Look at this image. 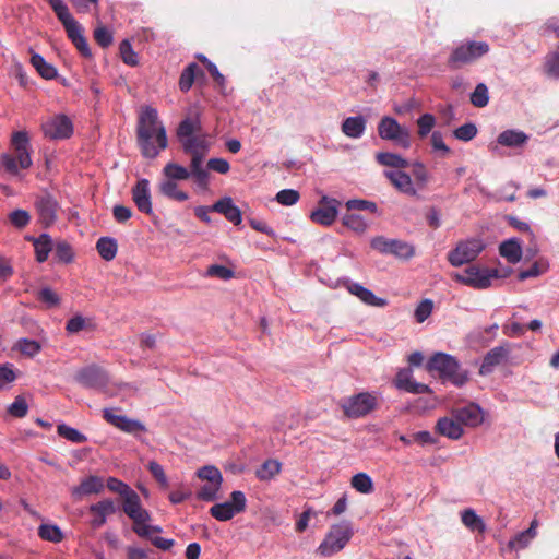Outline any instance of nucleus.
Here are the masks:
<instances>
[{
    "label": "nucleus",
    "mask_w": 559,
    "mask_h": 559,
    "mask_svg": "<svg viewBox=\"0 0 559 559\" xmlns=\"http://www.w3.org/2000/svg\"><path fill=\"white\" fill-rule=\"evenodd\" d=\"M136 142L145 158H156L168 146L166 129L158 119L157 110L143 107L136 123Z\"/></svg>",
    "instance_id": "obj_1"
},
{
    "label": "nucleus",
    "mask_w": 559,
    "mask_h": 559,
    "mask_svg": "<svg viewBox=\"0 0 559 559\" xmlns=\"http://www.w3.org/2000/svg\"><path fill=\"white\" fill-rule=\"evenodd\" d=\"M183 152L191 156L190 169L192 178L199 188L206 190L209 188V171L203 168L202 163L210 150V142L205 135H193L185 139L181 143Z\"/></svg>",
    "instance_id": "obj_2"
},
{
    "label": "nucleus",
    "mask_w": 559,
    "mask_h": 559,
    "mask_svg": "<svg viewBox=\"0 0 559 559\" xmlns=\"http://www.w3.org/2000/svg\"><path fill=\"white\" fill-rule=\"evenodd\" d=\"M47 2L51 7L58 20L63 25L67 36L80 51V53L86 58L92 57L87 40L83 35V27L72 16L68 5L63 2V0H47Z\"/></svg>",
    "instance_id": "obj_3"
},
{
    "label": "nucleus",
    "mask_w": 559,
    "mask_h": 559,
    "mask_svg": "<svg viewBox=\"0 0 559 559\" xmlns=\"http://www.w3.org/2000/svg\"><path fill=\"white\" fill-rule=\"evenodd\" d=\"M11 144L14 155L4 154L1 157V166L11 176H20V170L28 169L33 162L31 158L29 138L25 131H16L12 134Z\"/></svg>",
    "instance_id": "obj_4"
},
{
    "label": "nucleus",
    "mask_w": 559,
    "mask_h": 559,
    "mask_svg": "<svg viewBox=\"0 0 559 559\" xmlns=\"http://www.w3.org/2000/svg\"><path fill=\"white\" fill-rule=\"evenodd\" d=\"M429 371H437L440 379L449 381L456 386H462L468 380V372L460 366L451 355L444 353L435 354L427 362Z\"/></svg>",
    "instance_id": "obj_5"
},
{
    "label": "nucleus",
    "mask_w": 559,
    "mask_h": 559,
    "mask_svg": "<svg viewBox=\"0 0 559 559\" xmlns=\"http://www.w3.org/2000/svg\"><path fill=\"white\" fill-rule=\"evenodd\" d=\"M354 535L353 525L348 521L333 524L317 551L323 557H331L345 548Z\"/></svg>",
    "instance_id": "obj_6"
},
{
    "label": "nucleus",
    "mask_w": 559,
    "mask_h": 559,
    "mask_svg": "<svg viewBox=\"0 0 559 559\" xmlns=\"http://www.w3.org/2000/svg\"><path fill=\"white\" fill-rule=\"evenodd\" d=\"M489 52V45L486 41H464L453 49L448 58L450 69H460L465 64L477 61Z\"/></svg>",
    "instance_id": "obj_7"
},
{
    "label": "nucleus",
    "mask_w": 559,
    "mask_h": 559,
    "mask_svg": "<svg viewBox=\"0 0 559 559\" xmlns=\"http://www.w3.org/2000/svg\"><path fill=\"white\" fill-rule=\"evenodd\" d=\"M497 269H485L477 265L466 267L462 273L454 272L451 278L460 284L473 287L475 289H486L491 285L492 278H498Z\"/></svg>",
    "instance_id": "obj_8"
},
{
    "label": "nucleus",
    "mask_w": 559,
    "mask_h": 559,
    "mask_svg": "<svg viewBox=\"0 0 559 559\" xmlns=\"http://www.w3.org/2000/svg\"><path fill=\"white\" fill-rule=\"evenodd\" d=\"M378 134L382 140L392 141L402 148L411 147V133L396 119L385 116L378 123Z\"/></svg>",
    "instance_id": "obj_9"
},
{
    "label": "nucleus",
    "mask_w": 559,
    "mask_h": 559,
    "mask_svg": "<svg viewBox=\"0 0 559 559\" xmlns=\"http://www.w3.org/2000/svg\"><path fill=\"white\" fill-rule=\"evenodd\" d=\"M484 249L485 245L478 238L460 241L453 250L449 251L448 261L453 266H462L474 261Z\"/></svg>",
    "instance_id": "obj_10"
},
{
    "label": "nucleus",
    "mask_w": 559,
    "mask_h": 559,
    "mask_svg": "<svg viewBox=\"0 0 559 559\" xmlns=\"http://www.w3.org/2000/svg\"><path fill=\"white\" fill-rule=\"evenodd\" d=\"M341 406L347 417L359 418L377 407V397L369 392H361L346 399Z\"/></svg>",
    "instance_id": "obj_11"
},
{
    "label": "nucleus",
    "mask_w": 559,
    "mask_h": 559,
    "mask_svg": "<svg viewBox=\"0 0 559 559\" xmlns=\"http://www.w3.org/2000/svg\"><path fill=\"white\" fill-rule=\"evenodd\" d=\"M34 206L38 216V223L44 228H48L56 223L60 206L52 194L44 191L36 195Z\"/></svg>",
    "instance_id": "obj_12"
},
{
    "label": "nucleus",
    "mask_w": 559,
    "mask_h": 559,
    "mask_svg": "<svg viewBox=\"0 0 559 559\" xmlns=\"http://www.w3.org/2000/svg\"><path fill=\"white\" fill-rule=\"evenodd\" d=\"M247 499L242 491L235 490L230 493V501L216 503L210 509V514L218 521H229L235 514L245 511Z\"/></svg>",
    "instance_id": "obj_13"
},
{
    "label": "nucleus",
    "mask_w": 559,
    "mask_h": 559,
    "mask_svg": "<svg viewBox=\"0 0 559 559\" xmlns=\"http://www.w3.org/2000/svg\"><path fill=\"white\" fill-rule=\"evenodd\" d=\"M124 514L132 521V527L151 522V513L143 508L140 496L132 489L121 499Z\"/></svg>",
    "instance_id": "obj_14"
},
{
    "label": "nucleus",
    "mask_w": 559,
    "mask_h": 559,
    "mask_svg": "<svg viewBox=\"0 0 559 559\" xmlns=\"http://www.w3.org/2000/svg\"><path fill=\"white\" fill-rule=\"evenodd\" d=\"M41 130L50 140H67L73 134V123L66 115H55L43 122Z\"/></svg>",
    "instance_id": "obj_15"
},
{
    "label": "nucleus",
    "mask_w": 559,
    "mask_h": 559,
    "mask_svg": "<svg viewBox=\"0 0 559 559\" xmlns=\"http://www.w3.org/2000/svg\"><path fill=\"white\" fill-rule=\"evenodd\" d=\"M117 411L116 408H104L103 418L108 424L126 433L138 436L139 433L146 432V427L142 421L119 415Z\"/></svg>",
    "instance_id": "obj_16"
},
{
    "label": "nucleus",
    "mask_w": 559,
    "mask_h": 559,
    "mask_svg": "<svg viewBox=\"0 0 559 559\" xmlns=\"http://www.w3.org/2000/svg\"><path fill=\"white\" fill-rule=\"evenodd\" d=\"M74 379L81 385L92 389H103L109 382L107 372L96 365L80 369L75 373Z\"/></svg>",
    "instance_id": "obj_17"
},
{
    "label": "nucleus",
    "mask_w": 559,
    "mask_h": 559,
    "mask_svg": "<svg viewBox=\"0 0 559 559\" xmlns=\"http://www.w3.org/2000/svg\"><path fill=\"white\" fill-rule=\"evenodd\" d=\"M340 204L336 199L323 195L319 201L318 209L310 214L311 221L323 226L332 225L337 217Z\"/></svg>",
    "instance_id": "obj_18"
},
{
    "label": "nucleus",
    "mask_w": 559,
    "mask_h": 559,
    "mask_svg": "<svg viewBox=\"0 0 559 559\" xmlns=\"http://www.w3.org/2000/svg\"><path fill=\"white\" fill-rule=\"evenodd\" d=\"M88 512L92 515L90 525L92 528H99L107 522V518L117 512V506L112 499H103L88 507Z\"/></svg>",
    "instance_id": "obj_19"
},
{
    "label": "nucleus",
    "mask_w": 559,
    "mask_h": 559,
    "mask_svg": "<svg viewBox=\"0 0 559 559\" xmlns=\"http://www.w3.org/2000/svg\"><path fill=\"white\" fill-rule=\"evenodd\" d=\"M132 200L140 212L147 215L153 213L150 193V181L147 179L139 180L132 188Z\"/></svg>",
    "instance_id": "obj_20"
},
{
    "label": "nucleus",
    "mask_w": 559,
    "mask_h": 559,
    "mask_svg": "<svg viewBox=\"0 0 559 559\" xmlns=\"http://www.w3.org/2000/svg\"><path fill=\"white\" fill-rule=\"evenodd\" d=\"M461 426L476 427L483 423L481 409L476 404H469L464 407L451 411Z\"/></svg>",
    "instance_id": "obj_21"
},
{
    "label": "nucleus",
    "mask_w": 559,
    "mask_h": 559,
    "mask_svg": "<svg viewBox=\"0 0 559 559\" xmlns=\"http://www.w3.org/2000/svg\"><path fill=\"white\" fill-rule=\"evenodd\" d=\"M384 176L400 192L409 197H415L417 194V190L408 174L402 170H389L384 173Z\"/></svg>",
    "instance_id": "obj_22"
},
{
    "label": "nucleus",
    "mask_w": 559,
    "mask_h": 559,
    "mask_svg": "<svg viewBox=\"0 0 559 559\" xmlns=\"http://www.w3.org/2000/svg\"><path fill=\"white\" fill-rule=\"evenodd\" d=\"M436 430L439 435L452 440L460 439L464 432L463 427L452 412L449 416H444L437 421Z\"/></svg>",
    "instance_id": "obj_23"
},
{
    "label": "nucleus",
    "mask_w": 559,
    "mask_h": 559,
    "mask_svg": "<svg viewBox=\"0 0 559 559\" xmlns=\"http://www.w3.org/2000/svg\"><path fill=\"white\" fill-rule=\"evenodd\" d=\"M509 349L504 346H497L490 349L484 357L479 373L485 376L492 372L493 368L507 359Z\"/></svg>",
    "instance_id": "obj_24"
},
{
    "label": "nucleus",
    "mask_w": 559,
    "mask_h": 559,
    "mask_svg": "<svg viewBox=\"0 0 559 559\" xmlns=\"http://www.w3.org/2000/svg\"><path fill=\"white\" fill-rule=\"evenodd\" d=\"M214 212L223 214L234 225H239L242 221L241 211L236 206L231 198H223L215 202L212 206Z\"/></svg>",
    "instance_id": "obj_25"
},
{
    "label": "nucleus",
    "mask_w": 559,
    "mask_h": 559,
    "mask_svg": "<svg viewBox=\"0 0 559 559\" xmlns=\"http://www.w3.org/2000/svg\"><path fill=\"white\" fill-rule=\"evenodd\" d=\"M104 490V481L98 476H88L79 486L72 489V496L80 498L93 493H100Z\"/></svg>",
    "instance_id": "obj_26"
},
{
    "label": "nucleus",
    "mask_w": 559,
    "mask_h": 559,
    "mask_svg": "<svg viewBox=\"0 0 559 559\" xmlns=\"http://www.w3.org/2000/svg\"><path fill=\"white\" fill-rule=\"evenodd\" d=\"M347 289L350 294L358 297L361 301L369 306L376 307H384L386 305V300L377 297L370 289L364 287L358 283H352L347 286Z\"/></svg>",
    "instance_id": "obj_27"
},
{
    "label": "nucleus",
    "mask_w": 559,
    "mask_h": 559,
    "mask_svg": "<svg viewBox=\"0 0 559 559\" xmlns=\"http://www.w3.org/2000/svg\"><path fill=\"white\" fill-rule=\"evenodd\" d=\"M367 120L362 116L348 117L342 122V132L352 139H359L366 130Z\"/></svg>",
    "instance_id": "obj_28"
},
{
    "label": "nucleus",
    "mask_w": 559,
    "mask_h": 559,
    "mask_svg": "<svg viewBox=\"0 0 559 559\" xmlns=\"http://www.w3.org/2000/svg\"><path fill=\"white\" fill-rule=\"evenodd\" d=\"M542 71L546 76L559 80V45L544 57Z\"/></svg>",
    "instance_id": "obj_29"
},
{
    "label": "nucleus",
    "mask_w": 559,
    "mask_h": 559,
    "mask_svg": "<svg viewBox=\"0 0 559 559\" xmlns=\"http://www.w3.org/2000/svg\"><path fill=\"white\" fill-rule=\"evenodd\" d=\"M29 240L33 241L36 260L39 263L45 262L52 250V240L50 236L48 234H41L38 238H29Z\"/></svg>",
    "instance_id": "obj_30"
},
{
    "label": "nucleus",
    "mask_w": 559,
    "mask_h": 559,
    "mask_svg": "<svg viewBox=\"0 0 559 559\" xmlns=\"http://www.w3.org/2000/svg\"><path fill=\"white\" fill-rule=\"evenodd\" d=\"M528 136L516 130H506L498 135V143L508 147H519L527 141Z\"/></svg>",
    "instance_id": "obj_31"
},
{
    "label": "nucleus",
    "mask_w": 559,
    "mask_h": 559,
    "mask_svg": "<svg viewBox=\"0 0 559 559\" xmlns=\"http://www.w3.org/2000/svg\"><path fill=\"white\" fill-rule=\"evenodd\" d=\"M499 253H500V255L506 258L508 260V262L515 264L522 258V248L516 240L510 239V240L503 241L500 245Z\"/></svg>",
    "instance_id": "obj_32"
},
{
    "label": "nucleus",
    "mask_w": 559,
    "mask_h": 559,
    "mask_svg": "<svg viewBox=\"0 0 559 559\" xmlns=\"http://www.w3.org/2000/svg\"><path fill=\"white\" fill-rule=\"evenodd\" d=\"M96 250L105 261H111L116 258L118 251L117 241L110 237H102L96 242Z\"/></svg>",
    "instance_id": "obj_33"
},
{
    "label": "nucleus",
    "mask_w": 559,
    "mask_h": 559,
    "mask_svg": "<svg viewBox=\"0 0 559 559\" xmlns=\"http://www.w3.org/2000/svg\"><path fill=\"white\" fill-rule=\"evenodd\" d=\"M31 63L41 78L52 80L57 76V69L48 63L39 53L34 52L32 55Z\"/></svg>",
    "instance_id": "obj_34"
},
{
    "label": "nucleus",
    "mask_w": 559,
    "mask_h": 559,
    "mask_svg": "<svg viewBox=\"0 0 559 559\" xmlns=\"http://www.w3.org/2000/svg\"><path fill=\"white\" fill-rule=\"evenodd\" d=\"M462 523L471 531L484 533L486 525L483 519L473 509H465L461 513Z\"/></svg>",
    "instance_id": "obj_35"
},
{
    "label": "nucleus",
    "mask_w": 559,
    "mask_h": 559,
    "mask_svg": "<svg viewBox=\"0 0 559 559\" xmlns=\"http://www.w3.org/2000/svg\"><path fill=\"white\" fill-rule=\"evenodd\" d=\"M376 160L382 166L397 168V170L408 166V162L401 155L389 152L377 153Z\"/></svg>",
    "instance_id": "obj_36"
},
{
    "label": "nucleus",
    "mask_w": 559,
    "mask_h": 559,
    "mask_svg": "<svg viewBox=\"0 0 559 559\" xmlns=\"http://www.w3.org/2000/svg\"><path fill=\"white\" fill-rule=\"evenodd\" d=\"M38 536L46 542L60 543L63 540L64 535L61 528L56 524H41L38 527Z\"/></svg>",
    "instance_id": "obj_37"
},
{
    "label": "nucleus",
    "mask_w": 559,
    "mask_h": 559,
    "mask_svg": "<svg viewBox=\"0 0 559 559\" xmlns=\"http://www.w3.org/2000/svg\"><path fill=\"white\" fill-rule=\"evenodd\" d=\"M159 191L163 195L179 202L187 201L189 198L188 193L179 190L178 185L171 180H165L160 182Z\"/></svg>",
    "instance_id": "obj_38"
},
{
    "label": "nucleus",
    "mask_w": 559,
    "mask_h": 559,
    "mask_svg": "<svg viewBox=\"0 0 559 559\" xmlns=\"http://www.w3.org/2000/svg\"><path fill=\"white\" fill-rule=\"evenodd\" d=\"M200 130H201V123L198 118L195 120H192L190 118L183 119L179 123L178 129H177V135L179 138L180 143H182V141L185 139H189L190 136H193L194 135L193 133L197 131H200Z\"/></svg>",
    "instance_id": "obj_39"
},
{
    "label": "nucleus",
    "mask_w": 559,
    "mask_h": 559,
    "mask_svg": "<svg viewBox=\"0 0 559 559\" xmlns=\"http://www.w3.org/2000/svg\"><path fill=\"white\" fill-rule=\"evenodd\" d=\"M163 171L167 180L171 181L187 180L190 176L192 177L191 170L189 171L186 167L176 163H168Z\"/></svg>",
    "instance_id": "obj_40"
},
{
    "label": "nucleus",
    "mask_w": 559,
    "mask_h": 559,
    "mask_svg": "<svg viewBox=\"0 0 559 559\" xmlns=\"http://www.w3.org/2000/svg\"><path fill=\"white\" fill-rule=\"evenodd\" d=\"M342 223L347 228L357 234H364L367 229V223L361 215L347 213L343 216Z\"/></svg>",
    "instance_id": "obj_41"
},
{
    "label": "nucleus",
    "mask_w": 559,
    "mask_h": 559,
    "mask_svg": "<svg viewBox=\"0 0 559 559\" xmlns=\"http://www.w3.org/2000/svg\"><path fill=\"white\" fill-rule=\"evenodd\" d=\"M389 254L401 259H409L415 254L414 247L405 241L392 239Z\"/></svg>",
    "instance_id": "obj_42"
},
{
    "label": "nucleus",
    "mask_w": 559,
    "mask_h": 559,
    "mask_svg": "<svg viewBox=\"0 0 559 559\" xmlns=\"http://www.w3.org/2000/svg\"><path fill=\"white\" fill-rule=\"evenodd\" d=\"M281 472V463L276 460H266L257 471L260 480H269Z\"/></svg>",
    "instance_id": "obj_43"
},
{
    "label": "nucleus",
    "mask_w": 559,
    "mask_h": 559,
    "mask_svg": "<svg viewBox=\"0 0 559 559\" xmlns=\"http://www.w3.org/2000/svg\"><path fill=\"white\" fill-rule=\"evenodd\" d=\"M57 432L60 437L74 443H84L87 441V437L85 435L66 424L58 425Z\"/></svg>",
    "instance_id": "obj_44"
},
{
    "label": "nucleus",
    "mask_w": 559,
    "mask_h": 559,
    "mask_svg": "<svg viewBox=\"0 0 559 559\" xmlns=\"http://www.w3.org/2000/svg\"><path fill=\"white\" fill-rule=\"evenodd\" d=\"M489 102V92L488 87L484 83H478L471 94V103L473 106L477 108H483L487 106Z\"/></svg>",
    "instance_id": "obj_45"
},
{
    "label": "nucleus",
    "mask_w": 559,
    "mask_h": 559,
    "mask_svg": "<svg viewBox=\"0 0 559 559\" xmlns=\"http://www.w3.org/2000/svg\"><path fill=\"white\" fill-rule=\"evenodd\" d=\"M197 71H199V66L197 63H190L181 72L179 79V87L182 92H188L191 88L195 79Z\"/></svg>",
    "instance_id": "obj_46"
},
{
    "label": "nucleus",
    "mask_w": 559,
    "mask_h": 559,
    "mask_svg": "<svg viewBox=\"0 0 559 559\" xmlns=\"http://www.w3.org/2000/svg\"><path fill=\"white\" fill-rule=\"evenodd\" d=\"M350 484L353 488L361 493H369L373 488L372 479L366 473H358L354 475Z\"/></svg>",
    "instance_id": "obj_47"
},
{
    "label": "nucleus",
    "mask_w": 559,
    "mask_h": 559,
    "mask_svg": "<svg viewBox=\"0 0 559 559\" xmlns=\"http://www.w3.org/2000/svg\"><path fill=\"white\" fill-rule=\"evenodd\" d=\"M197 474L199 478L206 480L207 483H214L216 485H222L223 483V477L219 469L213 465L201 467Z\"/></svg>",
    "instance_id": "obj_48"
},
{
    "label": "nucleus",
    "mask_w": 559,
    "mask_h": 559,
    "mask_svg": "<svg viewBox=\"0 0 559 559\" xmlns=\"http://www.w3.org/2000/svg\"><path fill=\"white\" fill-rule=\"evenodd\" d=\"M119 52L122 61L128 66H136L138 64V55L134 52L132 45L128 39H124L120 43Z\"/></svg>",
    "instance_id": "obj_49"
},
{
    "label": "nucleus",
    "mask_w": 559,
    "mask_h": 559,
    "mask_svg": "<svg viewBox=\"0 0 559 559\" xmlns=\"http://www.w3.org/2000/svg\"><path fill=\"white\" fill-rule=\"evenodd\" d=\"M72 247L67 241H58L55 246V258L62 263H70L73 260Z\"/></svg>",
    "instance_id": "obj_50"
},
{
    "label": "nucleus",
    "mask_w": 559,
    "mask_h": 559,
    "mask_svg": "<svg viewBox=\"0 0 559 559\" xmlns=\"http://www.w3.org/2000/svg\"><path fill=\"white\" fill-rule=\"evenodd\" d=\"M235 275L234 271L227 266L219 264H212L207 267L205 272V276L207 277H217L223 281H228L233 278Z\"/></svg>",
    "instance_id": "obj_51"
},
{
    "label": "nucleus",
    "mask_w": 559,
    "mask_h": 559,
    "mask_svg": "<svg viewBox=\"0 0 559 559\" xmlns=\"http://www.w3.org/2000/svg\"><path fill=\"white\" fill-rule=\"evenodd\" d=\"M95 41L102 47L107 48L112 44V33L104 25L99 24L93 33Z\"/></svg>",
    "instance_id": "obj_52"
},
{
    "label": "nucleus",
    "mask_w": 559,
    "mask_h": 559,
    "mask_svg": "<svg viewBox=\"0 0 559 559\" xmlns=\"http://www.w3.org/2000/svg\"><path fill=\"white\" fill-rule=\"evenodd\" d=\"M453 134H454L455 139L463 141V142H468L476 136L477 127L472 122H467V123H464L463 126L459 127L457 129H455Z\"/></svg>",
    "instance_id": "obj_53"
},
{
    "label": "nucleus",
    "mask_w": 559,
    "mask_h": 559,
    "mask_svg": "<svg viewBox=\"0 0 559 559\" xmlns=\"http://www.w3.org/2000/svg\"><path fill=\"white\" fill-rule=\"evenodd\" d=\"M346 207L348 211H368L370 213H376L378 211V206L374 202L361 199H353L346 202Z\"/></svg>",
    "instance_id": "obj_54"
},
{
    "label": "nucleus",
    "mask_w": 559,
    "mask_h": 559,
    "mask_svg": "<svg viewBox=\"0 0 559 559\" xmlns=\"http://www.w3.org/2000/svg\"><path fill=\"white\" fill-rule=\"evenodd\" d=\"M221 489V485L214 483H207L203 485L197 492V498L203 501H214L218 498L217 493Z\"/></svg>",
    "instance_id": "obj_55"
},
{
    "label": "nucleus",
    "mask_w": 559,
    "mask_h": 559,
    "mask_svg": "<svg viewBox=\"0 0 559 559\" xmlns=\"http://www.w3.org/2000/svg\"><path fill=\"white\" fill-rule=\"evenodd\" d=\"M9 221L14 227L22 229L29 224L31 215L27 211L19 209L9 214Z\"/></svg>",
    "instance_id": "obj_56"
},
{
    "label": "nucleus",
    "mask_w": 559,
    "mask_h": 559,
    "mask_svg": "<svg viewBox=\"0 0 559 559\" xmlns=\"http://www.w3.org/2000/svg\"><path fill=\"white\" fill-rule=\"evenodd\" d=\"M28 411V405L26 400L19 395L15 397L14 402L8 407V413L15 418H23L26 416Z\"/></svg>",
    "instance_id": "obj_57"
},
{
    "label": "nucleus",
    "mask_w": 559,
    "mask_h": 559,
    "mask_svg": "<svg viewBox=\"0 0 559 559\" xmlns=\"http://www.w3.org/2000/svg\"><path fill=\"white\" fill-rule=\"evenodd\" d=\"M436 124V119L431 114H424L417 119L418 135L427 136Z\"/></svg>",
    "instance_id": "obj_58"
},
{
    "label": "nucleus",
    "mask_w": 559,
    "mask_h": 559,
    "mask_svg": "<svg viewBox=\"0 0 559 559\" xmlns=\"http://www.w3.org/2000/svg\"><path fill=\"white\" fill-rule=\"evenodd\" d=\"M300 195L297 190L294 189H284L277 192L276 201L282 205H294L298 202Z\"/></svg>",
    "instance_id": "obj_59"
},
{
    "label": "nucleus",
    "mask_w": 559,
    "mask_h": 559,
    "mask_svg": "<svg viewBox=\"0 0 559 559\" xmlns=\"http://www.w3.org/2000/svg\"><path fill=\"white\" fill-rule=\"evenodd\" d=\"M40 344L34 340L22 338L19 341V349L23 355L34 357L40 352Z\"/></svg>",
    "instance_id": "obj_60"
},
{
    "label": "nucleus",
    "mask_w": 559,
    "mask_h": 559,
    "mask_svg": "<svg viewBox=\"0 0 559 559\" xmlns=\"http://www.w3.org/2000/svg\"><path fill=\"white\" fill-rule=\"evenodd\" d=\"M106 486L111 492L118 493L121 499L132 490L129 485L116 477H109L106 481Z\"/></svg>",
    "instance_id": "obj_61"
},
{
    "label": "nucleus",
    "mask_w": 559,
    "mask_h": 559,
    "mask_svg": "<svg viewBox=\"0 0 559 559\" xmlns=\"http://www.w3.org/2000/svg\"><path fill=\"white\" fill-rule=\"evenodd\" d=\"M147 468L151 472L152 476L159 484L160 487H163V488L168 487V479H167V476H166L164 468L160 464H158L155 461H151L147 465Z\"/></svg>",
    "instance_id": "obj_62"
},
{
    "label": "nucleus",
    "mask_w": 559,
    "mask_h": 559,
    "mask_svg": "<svg viewBox=\"0 0 559 559\" xmlns=\"http://www.w3.org/2000/svg\"><path fill=\"white\" fill-rule=\"evenodd\" d=\"M433 302L430 299H424L415 309V319L418 323H423L431 314Z\"/></svg>",
    "instance_id": "obj_63"
},
{
    "label": "nucleus",
    "mask_w": 559,
    "mask_h": 559,
    "mask_svg": "<svg viewBox=\"0 0 559 559\" xmlns=\"http://www.w3.org/2000/svg\"><path fill=\"white\" fill-rule=\"evenodd\" d=\"M415 380L412 379L411 372L407 370H401L395 379V385L400 390L411 392Z\"/></svg>",
    "instance_id": "obj_64"
}]
</instances>
